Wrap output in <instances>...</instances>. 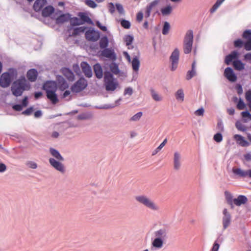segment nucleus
<instances>
[{"label":"nucleus","mask_w":251,"mask_h":251,"mask_svg":"<svg viewBox=\"0 0 251 251\" xmlns=\"http://www.w3.org/2000/svg\"><path fill=\"white\" fill-rule=\"evenodd\" d=\"M122 26L126 29H129L130 27V23L129 21L126 20H122L121 22Z\"/></svg>","instance_id":"nucleus-46"},{"label":"nucleus","mask_w":251,"mask_h":251,"mask_svg":"<svg viewBox=\"0 0 251 251\" xmlns=\"http://www.w3.org/2000/svg\"><path fill=\"white\" fill-rule=\"evenodd\" d=\"M233 172L236 175H238L242 177H245L249 176V170L247 171H244L240 168L233 169Z\"/></svg>","instance_id":"nucleus-29"},{"label":"nucleus","mask_w":251,"mask_h":251,"mask_svg":"<svg viewBox=\"0 0 251 251\" xmlns=\"http://www.w3.org/2000/svg\"><path fill=\"white\" fill-rule=\"evenodd\" d=\"M133 41V37L131 35H126L124 38V41L126 46L130 45Z\"/></svg>","instance_id":"nucleus-43"},{"label":"nucleus","mask_w":251,"mask_h":251,"mask_svg":"<svg viewBox=\"0 0 251 251\" xmlns=\"http://www.w3.org/2000/svg\"><path fill=\"white\" fill-rule=\"evenodd\" d=\"M225 195L226 199V200L227 203L231 206V208H233V201L232 200V195L230 193L226 191L225 192Z\"/></svg>","instance_id":"nucleus-35"},{"label":"nucleus","mask_w":251,"mask_h":251,"mask_svg":"<svg viewBox=\"0 0 251 251\" xmlns=\"http://www.w3.org/2000/svg\"><path fill=\"white\" fill-rule=\"evenodd\" d=\"M204 109L203 108H200L195 112V114L197 116H202L204 114Z\"/></svg>","instance_id":"nucleus-57"},{"label":"nucleus","mask_w":251,"mask_h":251,"mask_svg":"<svg viewBox=\"0 0 251 251\" xmlns=\"http://www.w3.org/2000/svg\"><path fill=\"white\" fill-rule=\"evenodd\" d=\"M225 77L230 81L235 82L237 80V76L234 73L232 69L230 67L226 68L224 72Z\"/></svg>","instance_id":"nucleus-14"},{"label":"nucleus","mask_w":251,"mask_h":251,"mask_svg":"<svg viewBox=\"0 0 251 251\" xmlns=\"http://www.w3.org/2000/svg\"><path fill=\"white\" fill-rule=\"evenodd\" d=\"M50 153L51 154L54 156L57 160L58 161H63L64 158L61 155L60 153L56 150L50 148Z\"/></svg>","instance_id":"nucleus-33"},{"label":"nucleus","mask_w":251,"mask_h":251,"mask_svg":"<svg viewBox=\"0 0 251 251\" xmlns=\"http://www.w3.org/2000/svg\"><path fill=\"white\" fill-rule=\"evenodd\" d=\"M85 38L88 41L94 42L100 38V34L94 30H89L85 33Z\"/></svg>","instance_id":"nucleus-10"},{"label":"nucleus","mask_w":251,"mask_h":251,"mask_svg":"<svg viewBox=\"0 0 251 251\" xmlns=\"http://www.w3.org/2000/svg\"><path fill=\"white\" fill-rule=\"evenodd\" d=\"M43 89L47 92H56L57 90V84L55 81H49L43 85Z\"/></svg>","instance_id":"nucleus-12"},{"label":"nucleus","mask_w":251,"mask_h":251,"mask_svg":"<svg viewBox=\"0 0 251 251\" xmlns=\"http://www.w3.org/2000/svg\"><path fill=\"white\" fill-rule=\"evenodd\" d=\"M224 216L223 218V224L224 229H226L230 225L231 222V215L226 209L223 210Z\"/></svg>","instance_id":"nucleus-13"},{"label":"nucleus","mask_w":251,"mask_h":251,"mask_svg":"<svg viewBox=\"0 0 251 251\" xmlns=\"http://www.w3.org/2000/svg\"><path fill=\"white\" fill-rule=\"evenodd\" d=\"M54 11V8L52 6H46L42 10V15L44 17H48L50 16Z\"/></svg>","instance_id":"nucleus-21"},{"label":"nucleus","mask_w":251,"mask_h":251,"mask_svg":"<svg viewBox=\"0 0 251 251\" xmlns=\"http://www.w3.org/2000/svg\"><path fill=\"white\" fill-rule=\"evenodd\" d=\"M213 139L216 142H221L223 140L222 135L220 133H216L214 135Z\"/></svg>","instance_id":"nucleus-53"},{"label":"nucleus","mask_w":251,"mask_h":251,"mask_svg":"<svg viewBox=\"0 0 251 251\" xmlns=\"http://www.w3.org/2000/svg\"><path fill=\"white\" fill-rule=\"evenodd\" d=\"M179 52L177 49H176L172 53L170 60L172 63V70H175L177 67L179 59Z\"/></svg>","instance_id":"nucleus-9"},{"label":"nucleus","mask_w":251,"mask_h":251,"mask_svg":"<svg viewBox=\"0 0 251 251\" xmlns=\"http://www.w3.org/2000/svg\"><path fill=\"white\" fill-rule=\"evenodd\" d=\"M80 20L82 21V24L86 23L90 25H93V22L89 17L85 13H79L78 14Z\"/></svg>","instance_id":"nucleus-30"},{"label":"nucleus","mask_w":251,"mask_h":251,"mask_svg":"<svg viewBox=\"0 0 251 251\" xmlns=\"http://www.w3.org/2000/svg\"><path fill=\"white\" fill-rule=\"evenodd\" d=\"M196 75L195 70L189 71L187 74L186 79L189 80L192 78Z\"/></svg>","instance_id":"nucleus-54"},{"label":"nucleus","mask_w":251,"mask_h":251,"mask_svg":"<svg viewBox=\"0 0 251 251\" xmlns=\"http://www.w3.org/2000/svg\"><path fill=\"white\" fill-rule=\"evenodd\" d=\"M241 115L243 118L248 117L250 120H251V114L248 111L242 112L241 113Z\"/></svg>","instance_id":"nucleus-62"},{"label":"nucleus","mask_w":251,"mask_h":251,"mask_svg":"<svg viewBox=\"0 0 251 251\" xmlns=\"http://www.w3.org/2000/svg\"><path fill=\"white\" fill-rule=\"evenodd\" d=\"M110 70L115 75H117L119 73V70L118 66L115 64H112L110 66Z\"/></svg>","instance_id":"nucleus-50"},{"label":"nucleus","mask_w":251,"mask_h":251,"mask_svg":"<svg viewBox=\"0 0 251 251\" xmlns=\"http://www.w3.org/2000/svg\"><path fill=\"white\" fill-rule=\"evenodd\" d=\"M80 66L85 75L87 77H91L92 75V73L89 64L86 62H82Z\"/></svg>","instance_id":"nucleus-18"},{"label":"nucleus","mask_w":251,"mask_h":251,"mask_svg":"<svg viewBox=\"0 0 251 251\" xmlns=\"http://www.w3.org/2000/svg\"><path fill=\"white\" fill-rule=\"evenodd\" d=\"M104 82L105 89L107 91H113L117 87L118 83L113 78L112 74L109 72H105Z\"/></svg>","instance_id":"nucleus-5"},{"label":"nucleus","mask_w":251,"mask_h":251,"mask_svg":"<svg viewBox=\"0 0 251 251\" xmlns=\"http://www.w3.org/2000/svg\"><path fill=\"white\" fill-rule=\"evenodd\" d=\"M167 142V139H165L162 143L160 144V145L155 149L154 151L155 152L153 153L152 154L154 155L155 153L158 152L162 148L164 147V146L165 145Z\"/></svg>","instance_id":"nucleus-51"},{"label":"nucleus","mask_w":251,"mask_h":251,"mask_svg":"<svg viewBox=\"0 0 251 251\" xmlns=\"http://www.w3.org/2000/svg\"><path fill=\"white\" fill-rule=\"evenodd\" d=\"M142 112H139L136 114H135L134 116H133L130 119V121H138L141 117L142 116Z\"/></svg>","instance_id":"nucleus-49"},{"label":"nucleus","mask_w":251,"mask_h":251,"mask_svg":"<svg viewBox=\"0 0 251 251\" xmlns=\"http://www.w3.org/2000/svg\"><path fill=\"white\" fill-rule=\"evenodd\" d=\"M172 11V7L171 5H168L161 9V12L163 16L170 15Z\"/></svg>","instance_id":"nucleus-38"},{"label":"nucleus","mask_w":251,"mask_h":251,"mask_svg":"<svg viewBox=\"0 0 251 251\" xmlns=\"http://www.w3.org/2000/svg\"><path fill=\"white\" fill-rule=\"evenodd\" d=\"M70 19V15L69 14H63L56 19V23L57 24H63L68 21Z\"/></svg>","instance_id":"nucleus-25"},{"label":"nucleus","mask_w":251,"mask_h":251,"mask_svg":"<svg viewBox=\"0 0 251 251\" xmlns=\"http://www.w3.org/2000/svg\"><path fill=\"white\" fill-rule=\"evenodd\" d=\"M85 3L89 7L95 8L97 6V4L92 0H86Z\"/></svg>","instance_id":"nucleus-47"},{"label":"nucleus","mask_w":251,"mask_h":251,"mask_svg":"<svg viewBox=\"0 0 251 251\" xmlns=\"http://www.w3.org/2000/svg\"><path fill=\"white\" fill-rule=\"evenodd\" d=\"M33 108L32 107L28 108L22 112V114L25 115H30L33 112Z\"/></svg>","instance_id":"nucleus-56"},{"label":"nucleus","mask_w":251,"mask_h":251,"mask_svg":"<svg viewBox=\"0 0 251 251\" xmlns=\"http://www.w3.org/2000/svg\"><path fill=\"white\" fill-rule=\"evenodd\" d=\"M233 138L236 141V143L242 147H248L250 145V143L240 135L235 134L234 135Z\"/></svg>","instance_id":"nucleus-19"},{"label":"nucleus","mask_w":251,"mask_h":251,"mask_svg":"<svg viewBox=\"0 0 251 251\" xmlns=\"http://www.w3.org/2000/svg\"><path fill=\"white\" fill-rule=\"evenodd\" d=\"M235 126L236 128L238 129V130L242 131H245L246 130V126L243 125L240 122L237 121L236 124Z\"/></svg>","instance_id":"nucleus-44"},{"label":"nucleus","mask_w":251,"mask_h":251,"mask_svg":"<svg viewBox=\"0 0 251 251\" xmlns=\"http://www.w3.org/2000/svg\"><path fill=\"white\" fill-rule=\"evenodd\" d=\"M176 99L178 100L183 101L184 100V93L181 89L178 90L176 94Z\"/></svg>","instance_id":"nucleus-41"},{"label":"nucleus","mask_w":251,"mask_h":251,"mask_svg":"<svg viewBox=\"0 0 251 251\" xmlns=\"http://www.w3.org/2000/svg\"><path fill=\"white\" fill-rule=\"evenodd\" d=\"M12 108L17 111H21L23 109V106L20 104H15L12 106Z\"/></svg>","instance_id":"nucleus-61"},{"label":"nucleus","mask_w":251,"mask_h":251,"mask_svg":"<svg viewBox=\"0 0 251 251\" xmlns=\"http://www.w3.org/2000/svg\"><path fill=\"white\" fill-rule=\"evenodd\" d=\"M133 91L132 89L130 87L126 88L125 90L124 94L125 95H128L129 96H131L132 94Z\"/></svg>","instance_id":"nucleus-64"},{"label":"nucleus","mask_w":251,"mask_h":251,"mask_svg":"<svg viewBox=\"0 0 251 251\" xmlns=\"http://www.w3.org/2000/svg\"><path fill=\"white\" fill-rule=\"evenodd\" d=\"M27 165L30 168L36 169L37 167V164L34 162L29 161L27 163Z\"/></svg>","instance_id":"nucleus-60"},{"label":"nucleus","mask_w":251,"mask_h":251,"mask_svg":"<svg viewBox=\"0 0 251 251\" xmlns=\"http://www.w3.org/2000/svg\"><path fill=\"white\" fill-rule=\"evenodd\" d=\"M49 162L51 165L57 171L61 173H64L65 172L64 165L60 162L59 161H57L54 158H50L49 159Z\"/></svg>","instance_id":"nucleus-16"},{"label":"nucleus","mask_w":251,"mask_h":251,"mask_svg":"<svg viewBox=\"0 0 251 251\" xmlns=\"http://www.w3.org/2000/svg\"><path fill=\"white\" fill-rule=\"evenodd\" d=\"M116 6L117 10L120 14H122L124 13V8H123V6L121 4H116Z\"/></svg>","instance_id":"nucleus-63"},{"label":"nucleus","mask_w":251,"mask_h":251,"mask_svg":"<svg viewBox=\"0 0 251 251\" xmlns=\"http://www.w3.org/2000/svg\"><path fill=\"white\" fill-rule=\"evenodd\" d=\"M70 23L72 25H78L82 24V22L80 21L77 17H74L70 18Z\"/></svg>","instance_id":"nucleus-42"},{"label":"nucleus","mask_w":251,"mask_h":251,"mask_svg":"<svg viewBox=\"0 0 251 251\" xmlns=\"http://www.w3.org/2000/svg\"><path fill=\"white\" fill-rule=\"evenodd\" d=\"M163 245V240L159 238H155L152 242V245L153 247L160 249L162 247Z\"/></svg>","instance_id":"nucleus-34"},{"label":"nucleus","mask_w":251,"mask_h":251,"mask_svg":"<svg viewBox=\"0 0 251 251\" xmlns=\"http://www.w3.org/2000/svg\"><path fill=\"white\" fill-rule=\"evenodd\" d=\"M100 55L107 58L111 60H115L116 55L113 50L106 48L102 50L100 52Z\"/></svg>","instance_id":"nucleus-11"},{"label":"nucleus","mask_w":251,"mask_h":251,"mask_svg":"<svg viewBox=\"0 0 251 251\" xmlns=\"http://www.w3.org/2000/svg\"><path fill=\"white\" fill-rule=\"evenodd\" d=\"M58 87L60 90L64 91L68 88L69 85L66 81L61 77L58 79Z\"/></svg>","instance_id":"nucleus-27"},{"label":"nucleus","mask_w":251,"mask_h":251,"mask_svg":"<svg viewBox=\"0 0 251 251\" xmlns=\"http://www.w3.org/2000/svg\"><path fill=\"white\" fill-rule=\"evenodd\" d=\"M143 18V14L141 11L138 12L136 16V20L138 22H141Z\"/></svg>","instance_id":"nucleus-59"},{"label":"nucleus","mask_w":251,"mask_h":251,"mask_svg":"<svg viewBox=\"0 0 251 251\" xmlns=\"http://www.w3.org/2000/svg\"><path fill=\"white\" fill-rule=\"evenodd\" d=\"M174 168L175 170H179L181 167V154L178 152H175L174 155Z\"/></svg>","instance_id":"nucleus-17"},{"label":"nucleus","mask_w":251,"mask_h":251,"mask_svg":"<svg viewBox=\"0 0 251 251\" xmlns=\"http://www.w3.org/2000/svg\"><path fill=\"white\" fill-rule=\"evenodd\" d=\"M47 4V0H36L33 5V8L36 12H39L44 9Z\"/></svg>","instance_id":"nucleus-15"},{"label":"nucleus","mask_w":251,"mask_h":251,"mask_svg":"<svg viewBox=\"0 0 251 251\" xmlns=\"http://www.w3.org/2000/svg\"><path fill=\"white\" fill-rule=\"evenodd\" d=\"M29 86L24 76L20 77L12 83L11 90L12 94L15 97L21 96L24 91L28 90Z\"/></svg>","instance_id":"nucleus-1"},{"label":"nucleus","mask_w":251,"mask_h":251,"mask_svg":"<svg viewBox=\"0 0 251 251\" xmlns=\"http://www.w3.org/2000/svg\"><path fill=\"white\" fill-rule=\"evenodd\" d=\"M233 203L235 205L240 206L242 204L246 203L248 201V199L245 196L240 195L237 198L233 199Z\"/></svg>","instance_id":"nucleus-23"},{"label":"nucleus","mask_w":251,"mask_h":251,"mask_svg":"<svg viewBox=\"0 0 251 251\" xmlns=\"http://www.w3.org/2000/svg\"><path fill=\"white\" fill-rule=\"evenodd\" d=\"M242 37L246 40L245 43L241 39H238L234 42L235 48H242L243 46L246 50H251V30H246L244 31Z\"/></svg>","instance_id":"nucleus-4"},{"label":"nucleus","mask_w":251,"mask_h":251,"mask_svg":"<svg viewBox=\"0 0 251 251\" xmlns=\"http://www.w3.org/2000/svg\"><path fill=\"white\" fill-rule=\"evenodd\" d=\"M108 44V39L106 37L102 38L100 41V47L101 49H106Z\"/></svg>","instance_id":"nucleus-39"},{"label":"nucleus","mask_w":251,"mask_h":251,"mask_svg":"<svg viewBox=\"0 0 251 251\" xmlns=\"http://www.w3.org/2000/svg\"><path fill=\"white\" fill-rule=\"evenodd\" d=\"M156 238L164 239L166 237V230L165 228L160 229L154 233Z\"/></svg>","instance_id":"nucleus-28"},{"label":"nucleus","mask_w":251,"mask_h":251,"mask_svg":"<svg viewBox=\"0 0 251 251\" xmlns=\"http://www.w3.org/2000/svg\"><path fill=\"white\" fill-rule=\"evenodd\" d=\"M225 0H217L214 5L210 9V12H214Z\"/></svg>","instance_id":"nucleus-40"},{"label":"nucleus","mask_w":251,"mask_h":251,"mask_svg":"<svg viewBox=\"0 0 251 251\" xmlns=\"http://www.w3.org/2000/svg\"><path fill=\"white\" fill-rule=\"evenodd\" d=\"M95 75L98 78H101L103 76L102 69L101 66L97 63L94 66Z\"/></svg>","instance_id":"nucleus-26"},{"label":"nucleus","mask_w":251,"mask_h":251,"mask_svg":"<svg viewBox=\"0 0 251 251\" xmlns=\"http://www.w3.org/2000/svg\"><path fill=\"white\" fill-rule=\"evenodd\" d=\"M245 98L249 103H251V90H249L246 93Z\"/></svg>","instance_id":"nucleus-55"},{"label":"nucleus","mask_w":251,"mask_h":251,"mask_svg":"<svg viewBox=\"0 0 251 251\" xmlns=\"http://www.w3.org/2000/svg\"><path fill=\"white\" fill-rule=\"evenodd\" d=\"M238 56V53L236 51H233L227 55L225 58V63L226 65H229L233 59L237 58Z\"/></svg>","instance_id":"nucleus-24"},{"label":"nucleus","mask_w":251,"mask_h":251,"mask_svg":"<svg viewBox=\"0 0 251 251\" xmlns=\"http://www.w3.org/2000/svg\"><path fill=\"white\" fill-rule=\"evenodd\" d=\"M37 71L34 69L28 70L27 72L26 76L27 79L31 82L35 81L37 77Z\"/></svg>","instance_id":"nucleus-22"},{"label":"nucleus","mask_w":251,"mask_h":251,"mask_svg":"<svg viewBox=\"0 0 251 251\" xmlns=\"http://www.w3.org/2000/svg\"><path fill=\"white\" fill-rule=\"evenodd\" d=\"M61 73L69 81H73L74 80L75 75L71 70L67 68H64L62 69Z\"/></svg>","instance_id":"nucleus-20"},{"label":"nucleus","mask_w":251,"mask_h":251,"mask_svg":"<svg viewBox=\"0 0 251 251\" xmlns=\"http://www.w3.org/2000/svg\"><path fill=\"white\" fill-rule=\"evenodd\" d=\"M135 199L139 203L152 211H158L160 209L158 205L147 196H137L135 197Z\"/></svg>","instance_id":"nucleus-3"},{"label":"nucleus","mask_w":251,"mask_h":251,"mask_svg":"<svg viewBox=\"0 0 251 251\" xmlns=\"http://www.w3.org/2000/svg\"><path fill=\"white\" fill-rule=\"evenodd\" d=\"M193 43V33L191 30H188L184 37L183 41V50L185 54L191 52Z\"/></svg>","instance_id":"nucleus-6"},{"label":"nucleus","mask_w":251,"mask_h":251,"mask_svg":"<svg viewBox=\"0 0 251 251\" xmlns=\"http://www.w3.org/2000/svg\"><path fill=\"white\" fill-rule=\"evenodd\" d=\"M97 26L100 29L103 31H106L107 30V28L105 26L102 25L100 23L99 21L96 22Z\"/></svg>","instance_id":"nucleus-58"},{"label":"nucleus","mask_w":251,"mask_h":251,"mask_svg":"<svg viewBox=\"0 0 251 251\" xmlns=\"http://www.w3.org/2000/svg\"><path fill=\"white\" fill-rule=\"evenodd\" d=\"M151 91L152 97L155 101H160L161 100V98L154 91V90L151 89Z\"/></svg>","instance_id":"nucleus-48"},{"label":"nucleus","mask_w":251,"mask_h":251,"mask_svg":"<svg viewBox=\"0 0 251 251\" xmlns=\"http://www.w3.org/2000/svg\"><path fill=\"white\" fill-rule=\"evenodd\" d=\"M131 63L133 70L134 71H138L140 66V61L137 57L133 58Z\"/></svg>","instance_id":"nucleus-36"},{"label":"nucleus","mask_w":251,"mask_h":251,"mask_svg":"<svg viewBox=\"0 0 251 251\" xmlns=\"http://www.w3.org/2000/svg\"><path fill=\"white\" fill-rule=\"evenodd\" d=\"M233 66L235 70L238 71L242 70L245 68V64L239 60L233 61Z\"/></svg>","instance_id":"nucleus-32"},{"label":"nucleus","mask_w":251,"mask_h":251,"mask_svg":"<svg viewBox=\"0 0 251 251\" xmlns=\"http://www.w3.org/2000/svg\"><path fill=\"white\" fill-rule=\"evenodd\" d=\"M46 93L47 98L51 101L52 103L56 104L58 101L55 92H49Z\"/></svg>","instance_id":"nucleus-31"},{"label":"nucleus","mask_w":251,"mask_h":251,"mask_svg":"<svg viewBox=\"0 0 251 251\" xmlns=\"http://www.w3.org/2000/svg\"><path fill=\"white\" fill-rule=\"evenodd\" d=\"M170 27V26L168 22H165L162 29V34L164 35L167 34L169 31Z\"/></svg>","instance_id":"nucleus-45"},{"label":"nucleus","mask_w":251,"mask_h":251,"mask_svg":"<svg viewBox=\"0 0 251 251\" xmlns=\"http://www.w3.org/2000/svg\"><path fill=\"white\" fill-rule=\"evenodd\" d=\"M17 75V71L15 69H10L8 72L3 73L0 77V86L2 88L8 87L14 77Z\"/></svg>","instance_id":"nucleus-2"},{"label":"nucleus","mask_w":251,"mask_h":251,"mask_svg":"<svg viewBox=\"0 0 251 251\" xmlns=\"http://www.w3.org/2000/svg\"><path fill=\"white\" fill-rule=\"evenodd\" d=\"M159 2V0H154L147 6L145 13V17L149 18L151 11H154L155 13L157 12V6Z\"/></svg>","instance_id":"nucleus-8"},{"label":"nucleus","mask_w":251,"mask_h":251,"mask_svg":"<svg viewBox=\"0 0 251 251\" xmlns=\"http://www.w3.org/2000/svg\"><path fill=\"white\" fill-rule=\"evenodd\" d=\"M246 105L242 99H240L237 104V108L239 110H243L245 108Z\"/></svg>","instance_id":"nucleus-52"},{"label":"nucleus","mask_w":251,"mask_h":251,"mask_svg":"<svg viewBox=\"0 0 251 251\" xmlns=\"http://www.w3.org/2000/svg\"><path fill=\"white\" fill-rule=\"evenodd\" d=\"M86 29V27L84 26L75 28L74 29L73 32L72 33V36H75L79 35L81 33H83Z\"/></svg>","instance_id":"nucleus-37"},{"label":"nucleus","mask_w":251,"mask_h":251,"mask_svg":"<svg viewBox=\"0 0 251 251\" xmlns=\"http://www.w3.org/2000/svg\"><path fill=\"white\" fill-rule=\"evenodd\" d=\"M87 85V80L81 77L71 86V90L72 92L77 93L84 90Z\"/></svg>","instance_id":"nucleus-7"}]
</instances>
